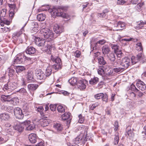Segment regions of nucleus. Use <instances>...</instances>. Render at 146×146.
<instances>
[{
	"label": "nucleus",
	"mask_w": 146,
	"mask_h": 146,
	"mask_svg": "<svg viewBox=\"0 0 146 146\" xmlns=\"http://www.w3.org/2000/svg\"><path fill=\"white\" fill-rule=\"evenodd\" d=\"M18 86V84L15 82H8L4 86L3 90L5 92L9 93Z\"/></svg>",
	"instance_id": "1"
},
{
	"label": "nucleus",
	"mask_w": 146,
	"mask_h": 146,
	"mask_svg": "<svg viewBox=\"0 0 146 146\" xmlns=\"http://www.w3.org/2000/svg\"><path fill=\"white\" fill-rule=\"evenodd\" d=\"M51 59L53 61H54L56 63L53 66V67L55 70L57 71L61 68L62 63L59 58L52 55L51 56Z\"/></svg>",
	"instance_id": "2"
},
{
	"label": "nucleus",
	"mask_w": 146,
	"mask_h": 146,
	"mask_svg": "<svg viewBox=\"0 0 146 146\" xmlns=\"http://www.w3.org/2000/svg\"><path fill=\"white\" fill-rule=\"evenodd\" d=\"M53 17L57 16L62 17L64 18L68 19V15L63 12L61 11V10H48Z\"/></svg>",
	"instance_id": "3"
},
{
	"label": "nucleus",
	"mask_w": 146,
	"mask_h": 146,
	"mask_svg": "<svg viewBox=\"0 0 146 146\" xmlns=\"http://www.w3.org/2000/svg\"><path fill=\"white\" fill-rule=\"evenodd\" d=\"M86 133L87 132L85 131L84 134L83 133L80 134L78 136L74 139V143H79L80 141H82L83 143H85V142L87 141L88 139H90L89 137H88V135Z\"/></svg>",
	"instance_id": "4"
},
{
	"label": "nucleus",
	"mask_w": 146,
	"mask_h": 146,
	"mask_svg": "<svg viewBox=\"0 0 146 146\" xmlns=\"http://www.w3.org/2000/svg\"><path fill=\"white\" fill-rule=\"evenodd\" d=\"M30 122L29 120L26 121H25L20 123L19 122H17L16 125H15L13 128L14 129L19 132L23 131L25 125H27Z\"/></svg>",
	"instance_id": "5"
},
{
	"label": "nucleus",
	"mask_w": 146,
	"mask_h": 146,
	"mask_svg": "<svg viewBox=\"0 0 146 146\" xmlns=\"http://www.w3.org/2000/svg\"><path fill=\"white\" fill-rule=\"evenodd\" d=\"M131 59L127 57H125L120 61V64L122 66V68L124 70L127 69L129 66L131 65Z\"/></svg>",
	"instance_id": "6"
},
{
	"label": "nucleus",
	"mask_w": 146,
	"mask_h": 146,
	"mask_svg": "<svg viewBox=\"0 0 146 146\" xmlns=\"http://www.w3.org/2000/svg\"><path fill=\"white\" fill-rule=\"evenodd\" d=\"M25 56L23 54H18L14 61H13V63L14 64H20L25 62Z\"/></svg>",
	"instance_id": "7"
},
{
	"label": "nucleus",
	"mask_w": 146,
	"mask_h": 146,
	"mask_svg": "<svg viewBox=\"0 0 146 146\" xmlns=\"http://www.w3.org/2000/svg\"><path fill=\"white\" fill-rule=\"evenodd\" d=\"M14 112L16 117L19 119H23L24 115L23 113L22 110L19 108H15L14 110Z\"/></svg>",
	"instance_id": "8"
},
{
	"label": "nucleus",
	"mask_w": 146,
	"mask_h": 146,
	"mask_svg": "<svg viewBox=\"0 0 146 146\" xmlns=\"http://www.w3.org/2000/svg\"><path fill=\"white\" fill-rule=\"evenodd\" d=\"M35 74L38 80H44L45 76L43 72L40 69H36L35 70Z\"/></svg>",
	"instance_id": "9"
},
{
	"label": "nucleus",
	"mask_w": 146,
	"mask_h": 146,
	"mask_svg": "<svg viewBox=\"0 0 146 146\" xmlns=\"http://www.w3.org/2000/svg\"><path fill=\"white\" fill-rule=\"evenodd\" d=\"M44 36L45 38L48 39V41H50L56 38L57 36L54 34L52 31L50 30L46 35H44Z\"/></svg>",
	"instance_id": "10"
},
{
	"label": "nucleus",
	"mask_w": 146,
	"mask_h": 146,
	"mask_svg": "<svg viewBox=\"0 0 146 146\" xmlns=\"http://www.w3.org/2000/svg\"><path fill=\"white\" fill-rule=\"evenodd\" d=\"M53 29L54 31L56 34V35H56L57 36L63 31V27L57 24H56L54 25Z\"/></svg>",
	"instance_id": "11"
},
{
	"label": "nucleus",
	"mask_w": 146,
	"mask_h": 146,
	"mask_svg": "<svg viewBox=\"0 0 146 146\" xmlns=\"http://www.w3.org/2000/svg\"><path fill=\"white\" fill-rule=\"evenodd\" d=\"M35 43L38 46H43L46 44V41L44 39L36 37L35 39Z\"/></svg>",
	"instance_id": "12"
},
{
	"label": "nucleus",
	"mask_w": 146,
	"mask_h": 146,
	"mask_svg": "<svg viewBox=\"0 0 146 146\" xmlns=\"http://www.w3.org/2000/svg\"><path fill=\"white\" fill-rule=\"evenodd\" d=\"M38 87V85L36 84H30L27 86L28 89L32 96L34 94L32 92L35 91Z\"/></svg>",
	"instance_id": "13"
},
{
	"label": "nucleus",
	"mask_w": 146,
	"mask_h": 146,
	"mask_svg": "<svg viewBox=\"0 0 146 146\" xmlns=\"http://www.w3.org/2000/svg\"><path fill=\"white\" fill-rule=\"evenodd\" d=\"M26 75L27 80L29 82H34V79L33 77V73L32 71L31 70L28 71Z\"/></svg>",
	"instance_id": "14"
},
{
	"label": "nucleus",
	"mask_w": 146,
	"mask_h": 146,
	"mask_svg": "<svg viewBox=\"0 0 146 146\" xmlns=\"http://www.w3.org/2000/svg\"><path fill=\"white\" fill-rule=\"evenodd\" d=\"M137 87L141 90H144L146 89L145 84L142 81L139 80L136 83Z\"/></svg>",
	"instance_id": "15"
},
{
	"label": "nucleus",
	"mask_w": 146,
	"mask_h": 146,
	"mask_svg": "<svg viewBox=\"0 0 146 146\" xmlns=\"http://www.w3.org/2000/svg\"><path fill=\"white\" fill-rule=\"evenodd\" d=\"M12 97L10 95H4L1 96V100L3 102H10L11 101Z\"/></svg>",
	"instance_id": "16"
},
{
	"label": "nucleus",
	"mask_w": 146,
	"mask_h": 146,
	"mask_svg": "<svg viewBox=\"0 0 146 146\" xmlns=\"http://www.w3.org/2000/svg\"><path fill=\"white\" fill-rule=\"evenodd\" d=\"M61 118L63 120H67L68 122L70 123L71 119V115L69 113H65L61 116Z\"/></svg>",
	"instance_id": "17"
},
{
	"label": "nucleus",
	"mask_w": 146,
	"mask_h": 146,
	"mask_svg": "<svg viewBox=\"0 0 146 146\" xmlns=\"http://www.w3.org/2000/svg\"><path fill=\"white\" fill-rule=\"evenodd\" d=\"M29 138L30 141L32 143H34L36 141L37 137L36 134L31 133L29 135Z\"/></svg>",
	"instance_id": "18"
},
{
	"label": "nucleus",
	"mask_w": 146,
	"mask_h": 146,
	"mask_svg": "<svg viewBox=\"0 0 146 146\" xmlns=\"http://www.w3.org/2000/svg\"><path fill=\"white\" fill-rule=\"evenodd\" d=\"M36 51V49L32 46L28 47L26 50V53L30 55L34 54Z\"/></svg>",
	"instance_id": "19"
},
{
	"label": "nucleus",
	"mask_w": 146,
	"mask_h": 146,
	"mask_svg": "<svg viewBox=\"0 0 146 146\" xmlns=\"http://www.w3.org/2000/svg\"><path fill=\"white\" fill-rule=\"evenodd\" d=\"M10 22L5 17L0 18V24L2 26H3L4 24L7 25H10Z\"/></svg>",
	"instance_id": "20"
},
{
	"label": "nucleus",
	"mask_w": 146,
	"mask_h": 146,
	"mask_svg": "<svg viewBox=\"0 0 146 146\" xmlns=\"http://www.w3.org/2000/svg\"><path fill=\"white\" fill-rule=\"evenodd\" d=\"M77 85L78 88L80 90H83L86 87V85L82 80L79 81L77 83Z\"/></svg>",
	"instance_id": "21"
},
{
	"label": "nucleus",
	"mask_w": 146,
	"mask_h": 146,
	"mask_svg": "<svg viewBox=\"0 0 146 146\" xmlns=\"http://www.w3.org/2000/svg\"><path fill=\"white\" fill-rule=\"evenodd\" d=\"M31 29L34 31L35 32L37 31L38 27V25L37 23L35 22H32L31 23L30 25Z\"/></svg>",
	"instance_id": "22"
},
{
	"label": "nucleus",
	"mask_w": 146,
	"mask_h": 146,
	"mask_svg": "<svg viewBox=\"0 0 146 146\" xmlns=\"http://www.w3.org/2000/svg\"><path fill=\"white\" fill-rule=\"evenodd\" d=\"M53 127L55 130L58 131H61L63 129L62 125L60 124L57 123H54Z\"/></svg>",
	"instance_id": "23"
},
{
	"label": "nucleus",
	"mask_w": 146,
	"mask_h": 146,
	"mask_svg": "<svg viewBox=\"0 0 146 146\" xmlns=\"http://www.w3.org/2000/svg\"><path fill=\"white\" fill-rule=\"evenodd\" d=\"M9 118V115L7 113H3L0 114V119L2 120H7Z\"/></svg>",
	"instance_id": "24"
},
{
	"label": "nucleus",
	"mask_w": 146,
	"mask_h": 146,
	"mask_svg": "<svg viewBox=\"0 0 146 146\" xmlns=\"http://www.w3.org/2000/svg\"><path fill=\"white\" fill-rule=\"evenodd\" d=\"M52 71V67L49 66L47 67L45 72V76H50L51 74Z\"/></svg>",
	"instance_id": "25"
},
{
	"label": "nucleus",
	"mask_w": 146,
	"mask_h": 146,
	"mask_svg": "<svg viewBox=\"0 0 146 146\" xmlns=\"http://www.w3.org/2000/svg\"><path fill=\"white\" fill-rule=\"evenodd\" d=\"M102 50L103 53L104 55L107 54L110 51V48L106 45L103 46Z\"/></svg>",
	"instance_id": "26"
},
{
	"label": "nucleus",
	"mask_w": 146,
	"mask_h": 146,
	"mask_svg": "<svg viewBox=\"0 0 146 146\" xmlns=\"http://www.w3.org/2000/svg\"><path fill=\"white\" fill-rule=\"evenodd\" d=\"M77 78H76L72 77L69 80V83L72 86L77 84Z\"/></svg>",
	"instance_id": "27"
},
{
	"label": "nucleus",
	"mask_w": 146,
	"mask_h": 146,
	"mask_svg": "<svg viewBox=\"0 0 146 146\" xmlns=\"http://www.w3.org/2000/svg\"><path fill=\"white\" fill-rule=\"evenodd\" d=\"M26 127V129L27 130H32L35 128V125L33 123H31V121L27 125H25Z\"/></svg>",
	"instance_id": "28"
},
{
	"label": "nucleus",
	"mask_w": 146,
	"mask_h": 146,
	"mask_svg": "<svg viewBox=\"0 0 146 146\" xmlns=\"http://www.w3.org/2000/svg\"><path fill=\"white\" fill-rule=\"evenodd\" d=\"M99 80V78L97 77H94L89 81V83L91 85H94L98 82Z\"/></svg>",
	"instance_id": "29"
},
{
	"label": "nucleus",
	"mask_w": 146,
	"mask_h": 146,
	"mask_svg": "<svg viewBox=\"0 0 146 146\" xmlns=\"http://www.w3.org/2000/svg\"><path fill=\"white\" fill-rule=\"evenodd\" d=\"M127 135L129 137H133L134 135V133L130 128V127H128L126 129Z\"/></svg>",
	"instance_id": "30"
},
{
	"label": "nucleus",
	"mask_w": 146,
	"mask_h": 146,
	"mask_svg": "<svg viewBox=\"0 0 146 146\" xmlns=\"http://www.w3.org/2000/svg\"><path fill=\"white\" fill-rule=\"evenodd\" d=\"M16 72L17 73L21 72L23 70L25 69V68L23 66H16Z\"/></svg>",
	"instance_id": "31"
},
{
	"label": "nucleus",
	"mask_w": 146,
	"mask_h": 146,
	"mask_svg": "<svg viewBox=\"0 0 146 146\" xmlns=\"http://www.w3.org/2000/svg\"><path fill=\"white\" fill-rule=\"evenodd\" d=\"M40 122H41L42 126L44 127L48 125L50 122V120L48 119H44L41 121Z\"/></svg>",
	"instance_id": "32"
},
{
	"label": "nucleus",
	"mask_w": 146,
	"mask_h": 146,
	"mask_svg": "<svg viewBox=\"0 0 146 146\" xmlns=\"http://www.w3.org/2000/svg\"><path fill=\"white\" fill-rule=\"evenodd\" d=\"M11 102H12L14 105H16L19 103V100L17 97H15L13 98H11Z\"/></svg>",
	"instance_id": "33"
},
{
	"label": "nucleus",
	"mask_w": 146,
	"mask_h": 146,
	"mask_svg": "<svg viewBox=\"0 0 146 146\" xmlns=\"http://www.w3.org/2000/svg\"><path fill=\"white\" fill-rule=\"evenodd\" d=\"M2 108H3L4 110L6 111L9 112H12L13 110V108L12 106H3Z\"/></svg>",
	"instance_id": "34"
},
{
	"label": "nucleus",
	"mask_w": 146,
	"mask_h": 146,
	"mask_svg": "<svg viewBox=\"0 0 146 146\" xmlns=\"http://www.w3.org/2000/svg\"><path fill=\"white\" fill-rule=\"evenodd\" d=\"M45 15L42 14H38L37 16V18L39 21H43L45 20Z\"/></svg>",
	"instance_id": "35"
},
{
	"label": "nucleus",
	"mask_w": 146,
	"mask_h": 146,
	"mask_svg": "<svg viewBox=\"0 0 146 146\" xmlns=\"http://www.w3.org/2000/svg\"><path fill=\"white\" fill-rule=\"evenodd\" d=\"M50 30L47 28H43L40 31V33L42 34V36H44V35H46Z\"/></svg>",
	"instance_id": "36"
},
{
	"label": "nucleus",
	"mask_w": 146,
	"mask_h": 146,
	"mask_svg": "<svg viewBox=\"0 0 146 146\" xmlns=\"http://www.w3.org/2000/svg\"><path fill=\"white\" fill-rule=\"evenodd\" d=\"M58 111L60 113H63L65 112V110L64 107L61 105H59L57 107Z\"/></svg>",
	"instance_id": "37"
},
{
	"label": "nucleus",
	"mask_w": 146,
	"mask_h": 146,
	"mask_svg": "<svg viewBox=\"0 0 146 146\" xmlns=\"http://www.w3.org/2000/svg\"><path fill=\"white\" fill-rule=\"evenodd\" d=\"M98 61L100 65H104L106 63V62L104 60L103 57L100 56L98 58Z\"/></svg>",
	"instance_id": "38"
},
{
	"label": "nucleus",
	"mask_w": 146,
	"mask_h": 146,
	"mask_svg": "<svg viewBox=\"0 0 146 146\" xmlns=\"http://www.w3.org/2000/svg\"><path fill=\"white\" fill-rule=\"evenodd\" d=\"M115 26L118 27L119 30L123 28H124L125 26V24L123 22H119L117 24L115 25Z\"/></svg>",
	"instance_id": "39"
},
{
	"label": "nucleus",
	"mask_w": 146,
	"mask_h": 146,
	"mask_svg": "<svg viewBox=\"0 0 146 146\" xmlns=\"http://www.w3.org/2000/svg\"><path fill=\"white\" fill-rule=\"evenodd\" d=\"M108 57L110 60L114 62L115 59V54L114 53H111L108 56Z\"/></svg>",
	"instance_id": "40"
},
{
	"label": "nucleus",
	"mask_w": 146,
	"mask_h": 146,
	"mask_svg": "<svg viewBox=\"0 0 146 146\" xmlns=\"http://www.w3.org/2000/svg\"><path fill=\"white\" fill-rule=\"evenodd\" d=\"M131 65L135 64L139 61L138 59H137V57L134 56H133L131 57Z\"/></svg>",
	"instance_id": "41"
},
{
	"label": "nucleus",
	"mask_w": 146,
	"mask_h": 146,
	"mask_svg": "<svg viewBox=\"0 0 146 146\" xmlns=\"http://www.w3.org/2000/svg\"><path fill=\"white\" fill-rule=\"evenodd\" d=\"M23 29L22 28L19 31L17 32L13 33V37L15 36H17V37L19 36L20 35L23 33Z\"/></svg>",
	"instance_id": "42"
},
{
	"label": "nucleus",
	"mask_w": 146,
	"mask_h": 146,
	"mask_svg": "<svg viewBox=\"0 0 146 146\" xmlns=\"http://www.w3.org/2000/svg\"><path fill=\"white\" fill-rule=\"evenodd\" d=\"M110 46L112 49L114 50V52H116V51H117L119 49V47L116 44H110Z\"/></svg>",
	"instance_id": "43"
},
{
	"label": "nucleus",
	"mask_w": 146,
	"mask_h": 146,
	"mask_svg": "<svg viewBox=\"0 0 146 146\" xmlns=\"http://www.w3.org/2000/svg\"><path fill=\"white\" fill-rule=\"evenodd\" d=\"M9 73V76L12 77L14 74L15 72L14 70L11 68H9L8 69Z\"/></svg>",
	"instance_id": "44"
},
{
	"label": "nucleus",
	"mask_w": 146,
	"mask_h": 146,
	"mask_svg": "<svg viewBox=\"0 0 146 146\" xmlns=\"http://www.w3.org/2000/svg\"><path fill=\"white\" fill-rule=\"evenodd\" d=\"M136 49L138 51H140L143 50L142 46L140 42H138L136 44Z\"/></svg>",
	"instance_id": "45"
},
{
	"label": "nucleus",
	"mask_w": 146,
	"mask_h": 146,
	"mask_svg": "<svg viewBox=\"0 0 146 146\" xmlns=\"http://www.w3.org/2000/svg\"><path fill=\"white\" fill-rule=\"evenodd\" d=\"M137 58L138 59L139 61L144 59L145 58V56L143 54L140 53L137 55Z\"/></svg>",
	"instance_id": "46"
},
{
	"label": "nucleus",
	"mask_w": 146,
	"mask_h": 146,
	"mask_svg": "<svg viewBox=\"0 0 146 146\" xmlns=\"http://www.w3.org/2000/svg\"><path fill=\"white\" fill-rule=\"evenodd\" d=\"M119 140L118 134L116 133L115 135V137L114 138V143L115 145L117 144Z\"/></svg>",
	"instance_id": "47"
},
{
	"label": "nucleus",
	"mask_w": 146,
	"mask_h": 146,
	"mask_svg": "<svg viewBox=\"0 0 146 146\" xmlns=\"http://www.w3.org/2000/svg\"><path fill=\"white\" fill-rule=\"evenodd\" d=\"M97 71L98 73L100 75H102L104 74V70L102 66L99 67V68H98Z\"/></svg>",
	"instance_id": "48"
},
{
	"label": "nucleus",
	"mask_w": 146,
	"mask_h": 146,
	"mask_svg": "<svg viewBox=\"0 0 146 146\" xmlns=\"http://www.w3.org/2000/svg\"><path fill=\"white\" fill-rule=\"evenodd\" d=\"M92 5V3H89L86 2L84 3V4L82 5V6L83 9L86 8L87 7L88 8H90V7Z\"/></svg>",
	"instance_id": "49"
},
{
	"label": "nucleus",
	"mask_w": 146,
	"mask_h": 146,
	"mask_svg": "<svg viewBox=\"0 0 146 146\" xmlns=\"http://www.w3.org/2000/svg\"><path fill=\"white\" fill-rule=\"evenodd\" d=\"M7 10H1L0 12V18L5 17Z\"/></svg>",
	"instance_id": "50"
},
{
	"label": "nucleus",
	"mask_w": 146,
	"mask_h": 146,
	"mask_svg": "<svg viewBox=\"0 0 146 146\" xmlns=\"http://www.w3.org/2000/svg\"><path fill=\"white\" fill-rule=\"evenodd\" d=\"M45 51L48 52V54H50L51 53V46L49 44H47L46 46L45 47Z\"/></svg>",
	"instance_id": "51"
},
{
	"label": "nucleus",
	"mask_w": 146,
	"mask_h": 146,
	"mask_svg": "<svg viewBox=\"0 0 146 146\" xmlns=\"http://www.w3.org/2000/svg\"><path fill=\"white\" fill-rule=\"evenodd\" d=\"M124 70V69L122 68V67L115 68L113 69V71L117 73L120 72H122Z\"/></svg>",
	"instance_id": "52"
},
{
	"label": "nucleus",
	"mask_w": 146,
	"mask_h": 146,
	"mask_svg": "<svg viewBox=\"0 0 146 146\" xmlns=\"http://www.w3.org/2000/svg\"><path fill=\"white\" fill-rule=\"evenodd\" d=\"M130 88L131 91L135 92H137L138 91V90L136 88L135 86L133 84L131 85Z\"/></svg>",
	"instance_id": "53"
},
{
	"label": "nucleus",
	"mask_w": 146,
	"mask_h": 146,
	"mask_svg": "<svg viewBox=\"0 0 146 146\" xmlns=\"http://www.w3.org/2000/svg\"><path fill=\"white\" fill-rule=\"evenodd\" d=\"M103 97H102V100L106 102H107L108 101V96L106 94H103Z\"/></svg>",
	"instance_id": "54"
},
{
	"label": "nucleus",
	"mask_w": 146,
	"mask_h": 146,
	"mask_svg": "<svg viewBox=\"0 0 146 146\" xmlns=\"http://www.w3.org/2000/svg\"><path fill=\"white\" fill-rule=\"evenodd\" d=\"M103 94L102 93L97 94L94 95V98L97 100L102 98L103 97Z\"/></svg>",
	"instance_id": "55"
},
{
	"label": "nucleus",
	"mask_w": 146,
	"mask_h": 146,
	"mask_svg": "<svg viewBox=\"0 0 146 146\" xmlns=\"http://www.w3.org/2000/svg\"><path fill=\"white\" fill-rule=\"evenodd\" d=\"M106 42V41L104 39L99 40V41H97V42L95 43V46L96 47L98 44L101 45H103Z\"/></svg>",
	"instance_id": "56"
},
{
	"label": "nucleus",
	"mask_w": 146,
	"mask_h": 146,
	"mask_svg": "<svg viewBox=\"0 0 146 146\" xmlns=\"http://www.w3.org/2000/svg\"><path fill=\"white\" fill-rule=\"evenodd\" d=\"M42 7H44L43 9H57L55 7H54L53 8H50L51 6L48 5H45L42 6Z\"/></svg>",
	"instance_id": "57"
},
{
	"label": "nucleus",
	"mask_w": 146,
	"mask_h": 146,
	"mask_svg": "<svg viewBox=\"0 0 146 146\" xmlns=\"http://www.w3.org/2000/svg\"><path fill=\"white\" fill-rule=\"evenodd\" d=\"M43 108L42 106H40L37 108V111L38 112H41L40 114L42 115H43V113H42L41 112L43 111Z\"/></svg>",
	"instance_id": "58"
},
{
	"label": "nucleus",
	"mask_w": 146,
	"mask_h": 146,
	"mask_svg": "<svg viewBox=\"0 0 146 146\" xmlns=\"http://www.w3.org/2000/svg\"><path fill=\"white\" fill-rule=\"evenodd\" d=\"M50 109L52 111H54L55 110L56 106V105L51 104L50 106Z\"/></svg>",
	"instance_id": "59"
},
{
	"label": "nucleus",
	"mask_w": 146,
	"mask_h": 146,
	"mask_svg": "<svg viewBox=\"0 0 146 146\" xmlns=\"http://www.w3.org/2000/svg\"><path fill=\"white\" fill-rule=\"evenodd\" d=\"M126 3V1L124 0H118L117 2V4L118 5H123Z\"/></svg>",
	"instance_id": "60"
},
{
	"label": "nucleus",
	"mask_w": 146,
	"mask_h": 146,
	"mask_svg": "<svg viewBox=\"0 0 146 146\" xmlns=\"http://www.w3.org/2000/svg\"><path fill=\"white\" fill-rule=\"evenodd\" d=\"M78 117L79 118L78 122L80 123H82L83 122L84 120V118L82 116L81 114H80L78 115Z\"/></svg>",
	"instance_id": "61"
},
{
	"label": "nucleus",
	"mask_w": 146,
	"mask_h": 146,
	"mask_svg": "<svg viewBox=\"0 0 146 146\" xmlns=\"http://www.w3.org/2000/svg\"><path fill=\"white\" fill-rule=\"evenodd\" d=\"M1 29L2 30V31L3 33H5L7 31H10V29L9 28L6 27H5L3 28H1Z\"/></svg>",
	"instance_id": "62"
},
{
	"label": "nucleus",
	"mask_w": 146,
	"mask_h": 146,
	"mask_svg": "<svg viewBox=\"0 0 146 146\" xmlns=\"http://www.w3.org/2000/svg\"><path fill=\"white\" fill-rule=\"evenodd\" d=\"M8 6L11 9H15L16 8V5L14 4H8Z\"/></svg>",
	"instance_id": "63"
},
{
	"label": "nucleus",
	"mask_w": 146,
	"mask_h": 146,
	"mask_svg": "<svg viewBox=\"0 0 146 146\" xmlns=\"http://www.w3.org/2000/svg\"><path fill=\"white\" fill-rule=\"evenodd\" d=\"M14 10H10L9 13V15L10 17H13L14 15Z\"/></svg>",
	"instance_id": "64"
}]
</instances>
